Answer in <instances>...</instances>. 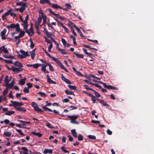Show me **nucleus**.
<instances>
[{
    "label": "nucleus",
    "instance_id": "1",
    "mask_svg": "<svg viewBox=\"0 0 154 154\" xmlns=\"http://www.w3.org/2000/svg\"><path fill=\"white\" fill-rule=\"evenodd\" d=\"M43 63V64H39L36 63L34 64H24L23 67H52V66L49 63H47L45 61H43L42 60H40Z\"/></svg>",
    "mask_w": 154,
    "mask_h": 154
},
{
    "label": "nucleus",
    "instance_id": "2",
    "mask_svg": "<svg viewBox=\"0 0 154 154\" xmlns=\"http://www.w3.org/2000/svg\"><path fill=\"white\" fill-rule=\"evenodd\" d=\"M78 116H68L67 118H69L71 121L70 122L72 123L78 124V122L76 121V119L78 118Z\"/></svg>",
    "mask_w": 154,
    "mask_h": 154
},
{
    "label": "nucleus",
    "instance_id": "3",
    "mask_svg": "<svg viewBox=\"0 0 154 154\" xmlns=\"http://www.w3.org/2000/svg\"><path fill=\"white\" fill-rule=\"evenodd\" d=\"M28 18L29 16L27 15L26 16L25 20L22 22L23 23V24H22L23 26V29L25 30H27V28L28 27Z\"/></svg>",
    "mask_w": 154,
    "mask_h": 154
},
{
    "label": "nucleus",
    "instance_id": "4",
    "mask_svg": "<svg viewBox=\"0 0 154 154\" xmlns=\"http://www.w3.org/2000/svg\"><path fill=\"white\" fill-rule=\"evenodd\" d=\"M11 102L12 103V104H10L9 106H13L15 107V106H20L23 105V104L21 102H18L15 101H11Z\"/></svg>",
    "mask_w": 154,
    "mask_h": 154
},
{
    "label": "nucleus",
    "instance_id": "5",
    "mask_svg": "<svg viewBox=\"0 0 154 154\" xmlns=\"http://www.w3.org/2000/svg\"><path fill=\"white\" fill-rule=\"evenodd\" d=\"M32 106L34 108V110L38 112H43V111L40 109L39 108L37 104L35 102H32Z\"/></svg>",
    "mask_w": 154,
    "mask_h": 154
},
{
    "label": "nucleus",
    "instance_id": "6",
    "mask_svg": "<svg viewBox=\"0 0 154 154\" xmlns=\"http://www.w3.org/2000/svg\"><path fill=\"white\" fill-rule=\"evenodd\" d=\"M25 31L30 36H32L34 33V32L32 29V24L31 25L29 28V31L28 30L27 28V30Z\"/></svg>",
    "mask_w": 154,
    "mask_h": 154
},
{
    "label": "nucleus",
    "instance_id": "7",
    "mask_svg": "<svg viewBox=\"0 0 154 154\" xmlns=\"http://www.w3.org/2000/svg\"><path fill=\"white\" fill-rule=\"evenodd\" d=\"M9 70H12L14 72L18 73L19 72L23 70L22 68H8Z\"/></svg>",
    "mask_w": 154,
    "mask_h": 154
},
{
    "label": "nucleus",
    "instance_id": "8",
    "mask_svg": "<svg viewBox=\"0 0 154 154\" xmlns=\"http://www.w3.org/2000/svg\"><path fill=\"white\" fill-rule=\"evenodd\" d=\"M27 7V6L26 4L24 3L22 5V6L19 8V11L21 13H23Z\"/></svg>",
    "mask_w": 154,
    "mask_h": 154
},
{
    "label": "nucleus",
    "instance_id": "9",
    "mask_svg": "<svg viewBox=\"0 0 154 154\" xmlns=\"http://www.w3.org/2000/svg\"><path fill=\"white\" fill-rule=\"evenodd\" d=\"M98 101L99 103L102 104L103 105L106 106H109V105L105 101L103 100H101L100 99L97 98L96 99Z\"/></svg>",
    "mask_w": 154,
    "mask_h": 154
},
{
    "label": "nucleus",
    "instance_id": "10",
    "mask_svg": "<svg viewBox=\"0 0 154 154\" xmlns=\"http://www.w3.org/2000/svg\"><path fill=\"white\" fill-rule=\"evenodd\" d=\"M11 79H8V75H6L4 79V81L5 82V86L6 87H7V85H8V83L10 81Z\"/></svg>",
    "mask_w": 154,
    "mask_h": 154
},
{
    "label": "nucleus",
    "instance_id": "11",
    "mask_svg": "<svg viewBox=\"0 0 154 154\" xmlns=\"http://www.w3.org/2000/svg\"><path fill=\"white\" fill-rule=\"evenodd\" d=\"M42 20V18L41 17H40L39 16L38 19V22H37V24H36V23H35V27L37 29H38V26H39Z\"/></svg>",
    "mask_w": 154,
    "mask_h": 154
},
{
    "label": "nucleus",
    "instance_id": "12",
    "mask_svg": "<svg viewBox=\"0 0 154 154\" xmlns=\"http://www.w3.org/2000/svg\"><path fill=\"white\" fill-rule=\"evenodd\" d=\"M40 3L41 4H44L46 3L48 5H51V3L49 0H40Z\"/></svg>",
    "mask_w": 154,
    "mask_h": 154
},
{
    "label": "nucleus",
    "instance_id": "13",
    "mask_svg": "<svg viewBox=\"0 0 154 154\" xmlns=\"http://www.w3.org/2000/svg\"><path fill=\"white\" fill-rule=\"evenodd\" d=\"M10 11H8V12L5 13L2 16V18L3 20H4L6 19V17L10 14Z\"/></svg>",
    "mask_w": 154,
    "mask_h": 154
},
{
    "label": "nucleus",
    "instance_id": "14",
    "mask_svg": "<svg viewBox=\"0 0 154 154\" xmlns=\"http://www.w3.org/2000/svg\"><path fill=\"white\" fill-rule=\"evenodd\" d=\"M0 50L3 52L5 54H8V51L5 48L4 46L0 47Z\"/></svg>",
    "mask_w": 154,
    "mask_h": 154
},
{
    "label": "nucleus",
    "instance_id": "15",
    "mask_svg": "<svg viewBox=\"0 0 154 154\" xmlns=\"http://www.w3.org/2000/svg\"><path fill=\"white\" fill-rule=\"evenodd\" d=\"M87 84H90L94 86H95L96 87L100 89H102L101 86L97 84H95L91 83L87 81Z\"/></svg>",
    "mask_w": 154,
    "mask_h": 154
},
{
    "label": "nucleus",
    "instance_id": "16",
    "mask_svg": "<svg viewBox=\"0 0 154 154\" xmlns=\"http://www.w3.org/2000/svg\"><path fill=\"white\" fill-rule=\"evenodd\" d=\"M14 64L16 66L19 67H21L24 66L20 62L18 61L14 62Z\"/></svg>",
    "mask_w": 154,
    "mask_h": 154
},
{
    "label": "nucleus",
    "instance_id": "17",
    "mask_svg": "<svg viewBox=\"0 0 154 154\" xmlns=\"http://www.w3.org/2000/svg\"><path fill=\"white\" fill-rule=\"evenodd\" d=\"M20 52L25 58L27 56H30L29 54H28V52H25L23 50H20Z\"/></svg>",
    "mask_w": 154,
    "mask_h": 154
},
{
    "label": "nucleus",
    "instance_id": "18",
    "mask_svg": "<svg viewBox=\"0 0 154 154\" xmlns=\"http://www.w3.org/2000/svg\"><path fill=\"white\" fill-rule=\"evenodd\" d=\"M46 76L47 79V82H48L50 83H53V84H56V82L53 81L50 78V77L48 75H47Z\"/></svg>",
    "mask_w": 154,
    "mask_h": 154
},
{
    "label": "nucleus",
    "instance_id": "19",
    "mask_svg": "<svg viewBox=\"0 0 154 154\" xmlns=\"http://www.w3.org/2000/svg\"><path fill=\"white\" fill-rule=\"evenodd\" d=\"M62 79L63 80L64 82H65L66 83L69 84H71L70 81L68 80V79H66L65 77H64L63 75H62Z\"/></svg>",
    "mask_w": 154,
    "mask_h": 154
},
{
    "label": "nucleus",
    "instance_id": "20",
    "mask_svg": "<svg viewBox=\"0 0 154 154\" xmlns=\"http://www.w3.org/2000/svg\"><path fill=\"white\" fill-rule=\"evenodd\" d=\"M61 41L63 44V45L66 47H69V45L68 44L67 42L66 41L65 39L63 38L61 39Z\"/></svg>",
    "mask_w": 154,
    "mask_h": 154
},
{
    "label": "nucleus",
    "instance_id": "21",
    "mask_svg": "<svg viewBox=\"0 0 154 154\" xmlns=\"http://www.w3.org/2000/svg\"><path fill=\"white\" fill-rule=\"evenodd\" d=\"M26 80V78H24L23 79L20 80L19 82V84L21 85H24L25 83Z\"/></svg>",
    "mask_w": 154,
    "mask_h": 154
},
{
    "label": "nucleus",
    "instance_id": "22",
    "mask_svg": "<svg viewBox=\"0 0 154 154\" xmlns=\"http://www.w3.org/2000/svg\"><path fill=\"white\" fill-rule=\"evenodd\" d=\"M14 84V80H13L11 82L10 84H9L8 83V85H7V86H8V88H10V89L12 88Z\"/></svg>",
    "mask_w": 154,
    "mask_h": 154
},
{
    "label": "nucleus",
    "instance_id": "23",
    "mask_svg": "<svg viewBox=\"0 0 154 154\" xmlns=\"http://www.w3.org/2000/svg\"><path fill=\"white\" fill-rule=\"evenodd\" d=\"M21 149L23 151V153L24 154H29L28 150L26 147H23L21 148Z\"/></svg>",
    "mask_w": 154,
    "mask_h": 154
},
{
    "label": "nucleus",
    "instance_id": "24",
    "mask_svg": "<svg viewBox=\"0 0 154 154\" xmlns=\"http://www.w3.org/2000/svg\"><path fill=\"white\" fill-rule=\"evenodd\" d=\"M52 150L51 149H45L44 151L43 152L45 154H46L47 153L51 154L52 153Z\"/></svg>",
    "mask_w": 154,
    "mask_h": 154
},
{
    "label": "nucleus",
    "instance_id": "25",
    "mask_svg": "<svg viewBox=\"0 0 154 154\" xmlns=\"http://www.w3.org/2000/svg\"><path fill=\"white\" fill-rule=\"evenodd\" d=\"M15 108L16 109H17V110L19 111H21V112H26V110L23 108H20V107H17L16 106H15Z\"/></svg>",
    "mask_w": 154,
    "mask_h": 154
},
{
    "label": "nucleus",
    "instance_id": "26",
    "mask_svg": "<svg viewBox=\"0 0 154 154\" xmlns=\"http://www.w3.org/2000/svg\"><path fill=\"white\" fill-rule=\"evenodd\" d=\"M51 7L54 8L56 9L57 8H59L60 9H63V8L62 7L58 5L57 4H51Z\"/></svg>",
    "mask_w": 154,
    "mask_h": 154
},
{
    "label": "nucleus",
    "instance_id": "27",
    "mask_svg": "<svg viewBox=\"0 0 154 154\" xmlns=\"http://www.w3.org/2000/svg\"><path fill=\"white\" fill-rule=\"evenodd\" d=\"M31 133L33 135L38 136V137H40L42 136V134L40 133H36L34 131H32Z\"/></svg>",
    "mask_w": 154,
    "mask_h": 154
},
{
    "label": "nucleus",
    "instance_id": "28",
    "mask_svg": "<svg viewBox=\"0 0 154 154\" xmlns=\"http://www.w3.org/2000/svg\"><path fill=\"white\" fill-rule=\"evenodd\" d=\"M56 17L59 18L62 20H65V19L63 17L61 16L58 14H56L54 16Z\"/></svg>",
    "mask_w": 154,
    "mask_h": 154
},
{
    "label": "nucleus",
    "instance_id": "29",
    "mask_svg": "<svg viewBox=\"0 0 154 154\" xmlns=\"http://www.w3.org/2000/svg\"><path fill=\"white\" fill-rule=\"evenodd\" d=\"M71 133L73 135V136L75 137H77V134L75 131V129H73L71 131Z\"/></svg>",
    "mask_w": 154,
    "mask_h": 154
},
{
    "label": "nucleus",
    "instance_id": "30",
    "mask_svg": "<svg viewBox=\"0 0 154 154\" xmlns=\"http://www.w3.org/2000/svg\"><path fill=\"white\" fill-rule=\"evenodd\" d=\"M35 49H34L33 50H32V51H31L30 52V54L31 55V58L33 59L34 58V57L35 55Z\"/></svg>",
    "mask_w": 154,
    "mask_h": 154
},
{
    "label": "nucleus",
    "instance_id": "31",
    "mask_svg": "<svg viewBox=\"0 0 154 154\" xmlns=\"http://www.w3.org/2000/svg\"><path fill=\"white\" fill-rule=\"evenodd\" d=\"M14 111H7L5 114V115L10 116L12 114H14Z\"/></svg>",
    "mask_w": 154,
    "mask_h": 154
},
{
    "label": "nucleus",
    "instance_id": "32",
    "mask_svg": "<svg viewBox=\"0 0 154 154\" xmlns=\"http://www.w3.org/2000/svg\"><path fill=\"white\" fill-rule=\"evenodd\" d=\"M74 54H75V56L79 58H82L83 57V56L80 54H79L76 53H74Z\"/></svg>",
    "mask_w": 154,
    "mask_h": 154
},
{
    "label": "nucleus",
    "instance_id": "33",
    "mask_svg": "<svg viewBox=\"0 0 154 154\" xmlns=\"http://www.w3.org/2000/svg\"><path fill=\"white\" fill-rule=\"evenodd\" d=\"M65 92L66 94L69 95H74V92L72 91H69L67 90H66L65 91Z\"/></svg>",
    "mask_w": 154,
    "mask_h": 154
},
{
    "label": "nucleus",
    "instance_id": "34",
    "mask_svg": "<svg viewBox=\"0 0 154 154\" xmlns=\"http://www.w3.org/2000/svg\"><path fill=\"white\" fill-rule=\"evenodd\" d=\"M8 86L7 87H6L5 90L3 91V94L4 96H5L7 94L8 92Z\"/></svg>",
    "mask_w": 154,
    "mask_h": 154
},
{
    "label": "nucleus",
    "instance_id": "35",
    "mask_svg": "<svg viewBox=\"0 0 154 154\" xmlns=\"http://www.w3.org/2000/svg\"><path fill=\"white\" fill-rule=\"evenodd\" d=\"M88 137L90 139L93 140H94L96 139V137L94 135H89L88 136Z\"/></svg>",
    "mask_w": 154,
    "mask_h": 154
},
{
    "label": "nucleus",
    "instance_id": "36",
    "mask_svg": "<svg viewBox=\"0 0 154 154\" xmlns=\"http://www.w3.org/2000/svg\"><path fill=\"white\" fill-rule=\"evenodd\" d=\"M42 108L43 109L45 110V111H47L48 110L49 112H51L52 111V110H51V109L48 108V107H46V106H42Z\"/></svg>",
    "mask_w": 154,
    "mask_h": 154
},
{
    "label": "nucleus",
    "instance_id": "37",
    "mask_svg": "<svg viewBox=\"0 0 154 154\" xmlns=\"http://www.w3.org/2000/svg\"><path fill=\"white\" fill-rule=\"evenodd\" d=\"M4 57H5V58H8V59H13L14 58V57L11 55H5L4 56Z\"/></svg>",
    "mask_w": 154,
    "mask_h": 154
},
{
    "label": "nucleus",
    "instance_id": "38",
    "mask_svg": "<svg viewBox=\"0 0 154 154\" xmlns=\"http://www.w3.org/2000/svg\"><path fill=\"white\" fill-rule=\"evenodd\" d=\"M7 30L6 29H4L0 33L1 35H5L6 33Z\"/></svg>",
    "mask_w": 154,
    "mask_h": 154
},
{
    "label": "nucleus",
    "instance_id": "39",
    "mask_svg": "<svg viewBox=\"0 0 154 154\" xmlns=\"http://www.w3.org/2000/svg\"><path fill=\"white\" fill-rule=\"evenodd\" d=\"M70 37L71 38H72L73 39V44H74L75 45H76V41H75V38L73 37L72 35H71L70 36Z\"/></svg>",
    "mask_w": 154,
    "mask_h": 154
},
{
    "label": "nucleus",
    "instance_id": "40",
    "mask_svg": "<svg viewBox=\"0 0 154 154\" xmlns=\"http://www.w3.org/2000/svg\"><path fill=\"white\" fill-rule=\"evenodd\" d=\"M68 87L70 89H73V90H75L76 89V87L75 86H72L69 85H68Z\"/></svg>",
    "mask_w": 154,
    "mask_h": 154
},
{
    "label": "nucleus",
    "instance_id": "41",
    "mask_svg": "<svg viewBox=\"0 0 154 154\" xmlns=\"http://www.w3.org/2000/svg\"><path fill=\"white\" fill-rule=\"evenodd\" d=\"M58 50L60 51L62 54H66V52L64 50L60 49L59 48H58Z\"/></svg>",
    "mask_w": 154,
    "mask_h": 154
},
{
    "label": "nucleus",
    "instance_id": "42",
    "mask_svg": "<svg viewBox=\"0 0 154 154\" xmlns=\"http://www.w3.org/2000/svg\"><path fill=\"white\" fill-rule=\"evenodd\" d=\"M11 135V133L7 131L4 133V135L6 137H9Z\"/></svg>",
    "mask_w": 154,
    "mask_h": 154
},
{
    "label": "nucleus",
    "instance_id": "43",
    "mask_svg": "<svg viewBox=\"0 0 154 154\" xmlns=\"http://www.w3.org/2000/svg\"><path fill=\"white\" fill-rule=\"evenodd\" d=\"M29 41L30 42V47L31 48H32L34 46V44L31 39H30Z\"/></svg>",
    "mask_w": 154,
    "mask_h": 154
},
{
    "label": "nucleus",
    "instance_id": "44",
    "mask_svg": "<svg viewBox=\"0 0 154 154\" xmlns=\"http://www.w3.org/2000/svg\"><path fill=\"white\" fill-rule=\"evenodd\" d=\"M16 130L20 134L23 136L25 135V134L22 132L20 129H16Z\"/></svg>",
    "mask_w": 154,
    "mask_h": 154
},
{
    "label": "nucleus",
    "instance_id": "45",
    "mask_svg": "<svg viewBox=\"0 0 154 154\" xmlns=\"http://www.w3.org/2000/svg\"><path fill=\"white\" fill-rule=\"evenodd\" d=\"M23 91L25 93H29V88H27V87H25L23 90Z\"/></svg>",
    "mask_w": 154,
    "mask_h": 154
},
{
    "label": "nucleus",
    "instance_id": "46",
    "mask_svg": "<svg viewBox=\"0 0 154 154\" xmlns=\"http://www.w3.org/2000/svg\"><path fill=\"white\" fill-rule=\"evenodd\" d=\"M91 122L93 123L94 124H100V122L99 121H96L94 120H92L91 121Z\"/></svg>",
    "mask_w": 154,
    "mask_h": 154
},
{
    "label": "nucleus",
    "instance_id": "47",
    "mask_svg": "<svg viewBox=\"0 0 154 154\" xmlns=\"http://www.w3.org/2000/svg\"><path fill=\"white\" fill-rule=\"evenodd\" d=\"M16 26H17V24H15L14 23H12L10 25V27L11 28H14L16 27Z\"/></svg>",
    "mask_w": 154,
    "mask_h": 154
},
{
    "label": "nucleus",
    "instance_id": "48",
    "mask_svg": "<svg viewBox=\"0 0 154 154\" xmlns=\"http://www.w3.org/2000/svg\"><path fill=\"white\" fill-rule=\"evenodd\" d=\"M25 34V32L23 31H20L19 35L21 38Z\"/></svg>",
    "mask_w": 154,
    "mask_h": 154
},
{
    "label": "nucleus",
    "instance_id": "49",
    "mask_svg": "<svg viewBox=\"0 0 154 154\" xmlns=\"http://www.w3.org/2000/svg\"><path fill=\"white\" fill-rule=\"evenodd\" d=\"M78 140H79L81 141L83 140V136L81 134H79L78 137Z\"/></svg>",
    "mask_w": 154,
    "mask_h": 154
},
{
    "label": "nucleus",
    "instance_id": "50",
    "mask_svg": "<svg viewBox=\"0 0 154 154\" xmlns=\"http://www.w3.org/2000/svg\"><path fill=\"white\" fill-rule=\"evenodd\" d=\"M53 47L52 44V43H51L50 44L48 47V51L49 52H50L51 51V49Z\"/></svg>",
    "mask_w": 154,
    "mask_h": 154
},
{
    "label": "nucleus",
    "instance_id": "51",
    "mask_svg": "<svg viewBox=\"0 0 154 154\" xmlns=\"http://www.w3.org/2000/svg\"><path fill=\"white\" fill-rule=\"evenodd\" d=\"M38 94L40 95L42 97H45L46 95L45 93L42 92H39Z\"/></svg>",
    "mask_w": 154,
    "mask_h": 154
},
{
    "label": "nucleus",
    "instance_id": "52",
    "mask_svg": "<svg viewBox=\"0 0 154 154\" xmlns=\"http://www.w3.org/2000/svg\"><path fill=\"white\" fill-rule=\"evenodd\" d=\"M24 3H23V2L21 1L20 2H17L16 3V5L17 6H22V5Z\"/></svg>",
    "mask_w": 154,
    "mask_h": 154
},
{
    "label": "nucleus",
    "instance_id": "53",
    "mask_svg": "<svg viewBox=\"0 0 154 154\" xmlns=\"http://www.w3.org/2000/svg\"><path fill=\"white\" fill-rule=\"evenodd\" d=\"M94 94L97 97H100V94H99L97 91H95L94 92Z\"/></svg>",
    "mask_w": 154,
    "mask_h": 154
},
{
    "label": "nucleus",
    "instance_id": "54",
    "mask_svg": "<svg viewBox=\"0 0 154 154\" xmlns=\"http://www.w3.org/2000/svg\"><path fill=\"white\" fill-rule=\"evenodd\" d=\"M3 61H4L5 62L8 63H12V61L11 60H3Z\"/></svg>",
    "mask_w": 154,
    "mask_h": 154
},
{
    "label": "nucleus",
    "instance_id": "55",
    "mask_svg": "<svg viewBox=\"0 0 154 154\" xmlns=\"http://www.w3.org/2000/svg\"><path fill=\"white\" fill-rule=\"evenodd\" d=\"M18 57L20 59H23L26 58L23 54H18Z\"/></svg>",
    "mask_w": 154,
    "mask_h": 154
},
{
    "label": "nucleus",
    "instance_id": "56",
    "mask_svg": "<svg viewBox=\"0 0 154 154\" xmlns=\"http://www.w3.org/2000/svg\"><path fill=\"white\" fill-rule=\"evenodd\" d=\"M61 149L62 151H63L65 153L69 152V151H68V150H65L64 149V146H63L61 147Z\"/></svg>",
    "mask_w": 154,
    "mask_h": 154
},
{
    "label": "nucleus",
    "instance_id": "57",
    "mask_svg": "<svg viewBox=\"0 0 154 154\" xmlns=\"http://www.w3.org/2000/svg\"><path fill=\"white\" fill-rule=\"evenodd\" d=\"M16 28V30L17 32L20 31V27H19V25L17 23V26H16V27H15Z\"/></svg>",
    "mask_w": 154,
    "mask_h": 154
},
{
    "label": "nucleus",
    "instance_id": "58",
    "mask_svg": "<svg viewBox=\"0 0 154 154\" xmlns=\"http://www.w3.org/2000/svg\"><path fill=\"white\" fill-rule=\"evenodd\" d=\"M48 11H49V12L51 13V14H52L53 15H54V16H55V14H56V13H54V12H53L52 10L51 9H48Z\"/></svg>",
    "mask_w": 154,
    "mask_h": 154
},
{
    "label": "nucleus",
    "instance_id": "59",
    "mask_svg": "<svg viewBox=\"0 0 154 154\" xmlns=\"http://www.w3.org/2000/svg\"><path fill=\"white\" fill-rule=\"evenodd\" d=\"M48 11H49V12L51 13V14H52L53 15H54V16H55V14H56V13H54V12H53L52 10L51 9H48Z\"/></svg>",
    "mask_w": 154,
    "mask_h": 154
},
{
    "label": "nucleus",
    "instance_id": "60",
    "mask_svg": "<svg viewBox=\"0 0 154 154\" xmlns=\"http://www.w3.org/2000/svg\"><path fill=\"white\" fill-rule=\"evenodd\" d=\"M66 7L68 9H70L71 8V6L69 4L66 3L65 4Z\"/></svg>",
    "mask_w": 154,
    "mask_h": 154
},
{
    "label": "nucleus",
    "instance_id": "61",
    "mask_svg": "<svg viewBox=\"0 0 154 154\" xmlns=\"http://www.w3.org/2000/svg\"><path fill=\"white\" fill-rule=\"evenodd\" d=\"M39 14H40L41 17H42V16H43L44 15H45L42 12V11L41 10V9H40L39 10Z\"/></svg>",
    "mask_w": 154,
    "mask_h": 154
},
{
    "label": "nucleus",
    "instance_id": "62",
    "mask_svg": "<svg viewBox=\"0 0 154 154\" xmlns=\"http://www.w3.org/2000/svg\"><path fill=\"white\" fill-rule=\"evenodd\" d=\"M42 70L46 73H48V72L46 69V68H42Z\"/></svg>",
    "mask_w": 154,
    "mask_h": 154
},
{
    "label": "nucleus",
    "instance_id": "63",
    "mask_svg": "<svg viewBox=\"0 0 154 154\" xmlns=\"http://www.w3.org/2000/svg\"><path fill=\"white\" fill-rule=\"evenodd\" d=\"M56 63L57 64V65L60 67H61L62 66V65L61 63L60 62V61L59 60H58L57 61Z\"/></svg>",
    "mask_w": 154,
    "mask_h": 154
},
{
    "label": "nucleus",
    "instance_id": "64",
    "mask_svg": "<svg viewBox=\"0 0 154 154\" xmlns=\"http://www.w3.org/2000/svg\"><path fill=\"white\" fill-rule=\"evenodd\" d=\"M52 33H50L47 36L51 40L53 39L52 37Z\"/></svg>",
    "mask_w": 154,
    "mask_h": 154
}]
</instances>
